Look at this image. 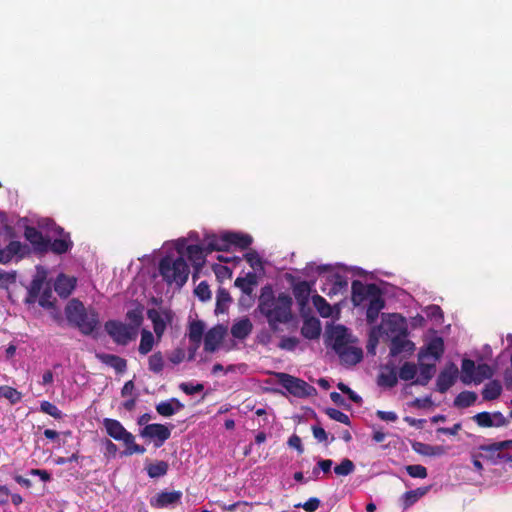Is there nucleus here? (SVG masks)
<instances>
[{
	"instance_id": "obj_28",
	"label": "nucleus",
	"mask_w": 512,
	"mask_h": 512,
	"mask_svg": "<svg viewBox=\"0 0 512 512\" xmlns=\"http://www.w3.org/2000/svg\"><path fill=\"white\" fill-rule=\"evenodd\" d=\"M182 497L180 491L161 492L151 500V505L156 508H164L177 503Z\"/></svg>"
},
{
	"instance_id": "obj_58",
	"label": "nucleus",
	"mask_w": 512,
	"mask_h": 512,
	"mask_svg": "<svg viewBox=\"0 0 512 512\" xmlns=\"http://www.w3.org/2000/svg\"><path fill=\"white\" fill-rule=\"evenodd\" d=\"M320 505V500L318 498H310L303 504H298L296 507H301L307 512H314L318 509Z\"/></svg>"
},
{
	"instance_id": "obj_5",
	"label": "nucleus",
	"mask_w": 512,
	"mask_h": 512,
	"mask_svg": "<svg viewBox=\"0 0 512 512\" xmlns=\"http://www.w3.org/2000/svg\"><path fill=\"white\" fill-rule=\"evenodd\" d=\"M67 320L74 324L85 335L91 334L99 325L98 313L87 309L82 302L71 300L65 309Z\"/></svg>"
},
{
	"instance_id": "obj_33",
	"label": "nucleus",
	"mask_w": 512,
	"mask_h": 512,
	"mask_svg": "<svg viewBox=\"0 0 512 512\" xmlns=\"http://www.w3.org/2000/svg\"><path fill=\"white\" fill-rule=\"evenodd\" d=\"M155 345V338L152 332L143 329L141 331V340L138 347V351L142 355H147Z\"/></svg>"
},
{
	"instance_id": "obj_40",
	"label": "nucleus",
	"mask_w": 512,
	"mask_h": 512,
	"mask_svg": "<svg viewBox=\"0 0 512 512\" xmlns=\"http://www.w3.org/2000/svg\"><path fill=\"white\" fill-rule=\"evenodd\" d=\"M230 302L231 297L229 292L224 288L218 289L216 295V312L224 313Z\"/></svg>"
},
{
	"instance_id": "obj_44",
	"label": "nucleus",
	"mask_w": 512,
	"mask_h": 512,
	"mask_svg": "<svg viewBox=\"0 0 512 512\" xmlns=\"http://www.w3.org/2000/svg\"><path fill=\"white\" fill-rule=\"evenodd\" d=\"M355 469L354 463L349 459H343L341 463L334 468L335 474L338 476H347Z\"/></svg>"
},
{
	"instance_id": "obj_34",
	"label": "nucleus",
	"mask_w": 512,
	"mask_h": 512,
	"mask_svg": "<svg viewBox=\"0 0 512 512\" xmlns=\"http://www.w3.org/2000/svg\"><path fill=\"white\" fill-rule=\"evenodd\" d=\"M461 369H462V376H461L462 382L464 384L472 383L473 378L475 376V370L477 369L475 362L471 359H463Z\"/></svg>"
},
{
	"instance_id": "obj_32",
	"label": "nucleus",
	"mask_w": 512,
	"mask_h": 512,
	"mask_svg": "<svg viewBox=\"0 0 512 512\" xmlns=\"http://www.w3.org/2000/svg\"><path fill=\"white\" fill-rule=\"evenodd\" d=\"M312 304L323 318H329L333 314V307L323 298L316 294L312 296Z\"/></svg>"
},
{
	"instance_id": "obj_30",
	"label": "nucleus",
	"mask_w": 512,
	"mask_h": 512,
	"mask_svg": "<svg viewBox=\"0 0 512 512\" xmlns=\"http://www.w3.org/2000/svg\"><path fill=\"white\" fill-rule=\"evenodd\" d=\"M205 330L204 323L201 321H194L189 326V340L194 344L193 352L191 353L189 359L193 358L194 352L200 346V343L203 338V333Z\"/></svg>"
},
{
	"instance_id": "obj_59",
	"label": "nucleus",
	"mask_w": 512,
	"mask_h": 512,
	"mask_svg": "<svg viewBox=\"0 0 512 512\" xmlns=\"http://www.w3.org/2000/svg\"><path fill=\"white\" fill-rule=\"evenodd\" d=\"M122 397H134L138 396L136 392L134 382L132 380L127 381L121 389Z\"/></svg>"
},
{
	"instance_id": "obj_54",
	"label": "nucleus",
	"mask_w": 512,
	"mask_h": 512,
	"mask_svg": "<svg viewBox=\"0 0 512 512\" xmlns=\"http://www.w3.org/2000/svg\"><path fill=\"white\" fill-rule=\"evenodd\" d=\"M326 413L331 419L337 422L349 424V416L338 409L329 408L327 409Z\"/></svg>"
},
{
	"instance_id": "obj_48",
	"label": "nucleus",
	"mask_w": 512,
	"mask_h": 512,
	"mask_svg": "<svg viewBox=\"0 0 512 512\" xmlns=\"http://www.w3.org/2000/svg\"><path fill=\"white\" fill-rule=\"evenodd\" d=\"M150 318L153 322V329L157 336V339L160 340L165 329H166V323L162 317H160L158 314H150Z\"/></svg>"
},
{
	"instance_id": "obj_64",
	"label": "nucleus",
	"mask_w": 512,
	"mask_h": 512,
	"mask_svg": "<svg viewBox=\"0 0 512 512\" xmlns=\"http://www.w3.org/2000/svg\"><path fill=\"white\" fill-rule=\"evenodd\" d=\"M288 445H289L291 448L296 449L299 453H303V446H302L301 439H300V437H299V436H297V435H292V436L288 439Z\"/></svg>"
},
{
	"instance_id": "obj_10",
	"label": "nucleus",
	"mask_w": 512,
	"mask_h": 512,
	"mask_svg": "<svg viewBox=\"0 0 512 512\" xmlns=\"http://www.w3.org/2000/svg\"><path fill=\"white\" fill-rule=\"evenodd\" d=\"M321 290L329 298L344 296L348 290V279L335 269L326 276Z\"/></svg>"
},
{
	"instance_id": "obj_26",
	"label": "nucleus",
	"mask_w": 512,
	"mask_h": 512,
	"mask_svg": "<svg viewBox=\"0 0 512 512\" xmlns=\"http://www.w3.org/2000/svg\"><path fill=\"white\" fill-rule=\"evenodd\" d=\"M419 375L414 380L413 384L425 386L434 376L436 370V363L428 361H419Z\"/></svg>"
},
{
	"instance_id": "obj_25",
	"label": "nucleus",
	"mask_w": 512,
	"mask_h": 512,
	"mask_svg": "<svg viewBox=\"0 0 512 512\" xmlns=\"http://www.w3.org/2000/svg\"><path fill=\"white\" fill-rule=\"evenodd\" d=\"M96 358L103 364L113 368L116 372L122 373L127 368L126 360L109 353H96Z\"/></svg>"
},
{
	"instance_id": "obj_37",
	"label": "nucleus",
	"mask_w": 512,
	"mask_h": 512,
	"mask_svg": "<svg viewBox=\"0 0 512 512\" xmlns=\"http://www.w3.org/2000/svg\"><path fill=\"white\" fill-rule=\"evenodd\" d=\"M418 373V367L412 362H405L399 369L398 376L401 380H414Z\"/></svg>"
},
{
	"instance_id": "obj_51",
	"label": "nucleus",
	"mask_w": 512,
	"mask_h": 512,
	"mask_svg": "<svg viewBox=\"0 0 512 512\" xmlns=\"http://www.w3.org/2000/svg\"><path fill=\"white\" fill-rule=\"evenodd\" d=\"M512 448V440H505L501 442H496L490 445L481 446V450L487 452H497L505 449Z\"/></svg>"
},
{
	"instance_id": "obj_20",
	"label": "nucleus",
	"mask_w": 512,
	"mask_h": 512,
	"mask_svg": "<svg viewBox=\"0 0 512 512\" xmlns=\"http://www.w3.org/2000/svg\"><path fill=\"white\" fill-rule=\"evenodd\" d=\"M225 330L218 325L211 328L204 336V349L208 352H214L223 340Z\"/></svg>"
},
{
	"instance_id": "obj_52",
	"label": "nucleus",
	"mask_w": 512,
	"mask_h": 512,
	"mask_svg": "<svg viewBox=\"0 0 512 512\" xmlns=\"http://www.w3.org/2000/svg\"><path fill=\"white\" fill-rule=\"evenodd\" d=\"M195 295L201 300V301H207L211 298V291L209 288V285L202 281L200 282L197 287L194 290Z\"/></svg>"
},
{
	"instance_id": "obj_16",
	"label": "nucleus",
	"mask_w": 512,
	"mask_h": 512,
	"mask_svg": "<svg viewBox=\"0 0 512 512\" xmlns=\"http://www.w3.org/2000/svg\"><path fill=\"white\" fill-rule=\"evenodd\" d=\"M390 340V355L395 357L401 353H412L415 350V344L408 339V335H398Z\"/></svg>"
},
{
	"instance_id": "obj_8",
	"label": "nucleus",
	"mask_w": 512,
	"mask_h": 512,
	"mask_svg": "<svg viewBox=\"0 0 512 512\" xmlns=\"http://www.w3.org/2000/svg\"><path fill=\"white\" fill-rule=\"evenodd\" d=\"M105 330L113 341L120 345L128 344L137 334V328L135 326L116 320L106 322Z\"/></svg>"
},
{
	"instance_id": "obj_22",
	"label": "nucleus",
	"mask_w": 512,
	"mask_h": 512,
	"mask_svg": "<svg viewBox=\"0 0 512 512\" xmlns=\"http://www.w3.org/2000/svg\"><path fill=\"white\" fill-rule=\"evenodd\" d=\"M341 362L346 365H355L362 360L363 352L360 348L350 344L336 352Z\"/></svg>"
},
{
	"instance_id": "obj_49",
	"label": "nucleus",
	"mask_w": 512,
	"mask_h": 512,
	"mask_svg": "<svg viewBox=\"0 0 512 512\" xmlns=\"http://www.w3.org/2000/svg\"><path fill=\"white\" fill-rule=\"evenodd\" d=\"M426 493V489L411 490L404 494V505L409 507L413 505L421 496Z\"/></svg>"
},
{
	"instance_id": "obj_60",
	"label": "nucleus",
	"mask_w": 512,
	"mask_h": 512,
	"mask_svg": "<svg viewBox=\"0 0 512 512\" xmlns=\"http://www.w3.org/2000/svg\"><path fill=\"white\" fill-rule=\"evenodd\" d=\"M16 280L15 272H0V287H7Z\"/></svg>"
},
{
	"instance_id": "obj_46",
	"label": "nucleus",
	"mask_w": 512,
	"mask_h": 512,
	"mask_svg": "<svg viewBox=\"0 0 512 512\" xmlns=\"http://www.w3.org/2000/svg\"><path fill=\"white\" fill-rule=\"evenodd\" d=\"M40 410L43 412V413H46L48 415H50L51 417L55 418V419H61L62 418V412L61 410L58 409V407L49 402V401H42L41 404H40Z\"/></svg>"
},
{
	"instance_id": "obj_39",
	"label": "nucleus",
	"mask_w": 512,
	"mask_h": 512,
	"mask_svg": "<svg viewBox=\"0 0 512 512\" xmlns=\"http://www.w3.org/2000/svg\"><path fill=\"white\" fill-rule=\"evenodd\" d=\"M502 392V386L497 381H491L487 383L482 391L483 398L485 400H494L500 396Z\"/></svg>"
},
{
	"instance_id": "obj_17",
	"label": "nucleus",
	"mask_w": 512,
	"mask_h": 512,
	"mask_svg": "<svg viewBox=\"0 0 512 512\" xmlns=\"http://www.w3.org/2000/svg\"><path fill=\"white\" fill-rule=\"evenodd\" d=\"M208 253L203 238L201 244H189L185 246L183 257L186 256L193 265L200 266L204 263L205 256Z\"/></svg>"
},
{
	"instance_id": "obj_57",
	"label": "nucleus",
	"mask_w": 512,
	"mask_h": 512,
	"mask_svg": "<svg viewBox=\"0 0 512 512\" xmlns=\"http://www.w3.org/2000/svg\"><path fill=\"white\" fill-rule=\"evenodd\" d=\"M298 343L299 341L295 337H283L279 343V347L284 350L292 351L298 346Z\"/></svg>"
},
{
	"instance_id": "obj_35",
	"label": "nucleus",
	"mask_w": 512,
	"mask_h": 512,
	"mask_svg": "<svg viewBox=\"0 0 512 512\" xmlns=\"http://www.w3.org/2000/svg\"><path fill=\"white\" fill-rule=\"evenodd\" d=\"M476 400L477 394L475 392L463 391L456 396L454 405L459 408H466L472 406Z\"/></svg>"
},
{
	"instance_id": "obj_36",
	"label": "nucleus",
	"mask_w": 512,
	"mask_h": 512,
	"mask_svg": "<svg viewBox=\"0 0 512 512\" xmlns=\"http://www.w3.org/2000/svg\"><path fill=\"white\" fill-rule=\"evenodd\" d=\"M147 474L150 478H159L166 475L168 464L165 461H157L146 466Z\"/></svg>"
},
{
	"instance_id": "obj_61",
	"label": "nucleus",
	"mask_w": 512,
	"mask_h": 512,
	"mask_svg": "<svg viewBox=\"0 0 512 512\" xmlns=\"http://www.w3.org/2000/svg\"><path fill=\"white\" fill-rule=\"evenodd\" d=\"M52 292L50 290H45L39 297V305L44 308H49L52 306L51 301Z\"/></svg>"
},
{
	"instance_id": "obj_62",
	"label": "nucleus",
	"mask_w": 512,
	"mask_h": 512,
	"mask_svg": "<svg viewBox=\"0 0 512 512\" xmlns=\"http://www.w3.org/2000/svg\"><path fill=\"white\" fill-rule=\"evenodd\" d=\"M377 417L383 421L394 422L398 419V416L393 411H381L378 410L376 413Z\"/></svg>"
},
{
	"instance_id": "obj_12",
	"label": "nucleus",
	"mask_w": 512,
	"mask_h": 512,
	"mask_svg": "<svg viewBox=\"0 0 512 512\" xmlns=\"http://www.w3.org/2000/svg\"><path fill=\"white\" fill-rule=\"evenodd\" d=\"M353 341L348 329L342 325L334 326L328 331L327 342L335 352L352 344Z\"/></svg>"
},
{
	"instance_id": "obj_38",
	"label": "nucleus",
	"mask_w": 512,
	"mask_h": 512,
	"mask_svg": "<svg viewBox=\"0 0 512 512\" xmlns=\"http://www.w3.org/2000/svg\"><path fill=\"white\" fill-rule=\"evenodd\" d=\"M244 258L254 271L264 272L263 260L258 252L251 250L244 255Z\"/></svg>"
},
{
	"instance_id": "obj_18",
	"label": "nucleus",
	"mask_w": 512,
	"mask_h": 512,
	"mask_svg": "<svg viewBox=\"0 0 512 512\" xmlns=\"http://www.w3.org/2000/svg\"><path fill=\"white\" fill-rule=\"evenodd\" d=\"M73 242L70 239V235L65 233L62 228L58 229V237L53 241L49 240V249L55 254H64L71 250Z\"/></svg>"
},
{
	"instance_id": "obj_42",
	"label": "nucleus",
	"mask_w": 512,
	"mask_h": 512,
	"mask_svg": "<svg viewBox=\"0 0 512 512\" xmlns=\"http://www.w3.org/2000/svg\"><path fill=\"white\" fill-rule=\"evenodd\" d=\"M0 397L7 399L11 404H16L21 400L22 395L15 388L0 386Z\"/></svg>"
},
{
	"instance_id": "obj_2",
	"label": "nucleus",
	"mask_w": 512,
	"mask_h": 512,
	"mask_svg": "<svg viewBox=\"0 0 512 512\" xmlns=\"http://www.w3.org/2000/svg\"><path fill=\"white\" fill-rule=\"evenodd\" d=\"M292 298L285 292L275 294L271 285L261 288L258 299V310L265 317L272 331H278L279 326L287 324L292 319Z\"/></svg>"
},
{
	"instance_id": "obj_9",
	"label": "nucleus",
	"mask_w": 512,
	"mask_h": 512,
	"mask_svg": "<svg viewBox=\"0 0 512 512\" xmlns=\"http://www.w3.org/2000/svg\"><path fill=\"white\" fill-rule=\"evenodd\" d=\"M351 290V300L353 305L356 307L366 305L381 291L376 284H365L359 280H354L352 282Z\"/></svg>"
},
{
	"instance_id": "obj_1",
	"label": "nucleus",
	"mask_w": 512,
	"mask_h": 512,
	"mask_svg": "<svg viewBox=\"0 0 512 512\" xmlns=\"http://www.w3.org/2000/svg\"><path fill=\"white\" fill-rule=\"evenodd\" d=\"M202 239L197 231H190L186 237L166 241L162 250L165 254L159 263V272L168 284L183 286L188 280L190 269L183 259L184 248L189 244H201Z\"/></svg>"
},
{
	"instance_id": "obj_14",
	"label": "nucleus",
	"mask_w": 512,
	"mask_h": 512,
	"mask_svg": "<svg viewBox=\"0 0 512 512\" xmlns=\"http://www.w3.org/2000/svg\"><path fill=\"white\" fill-rule=\"evenodd\" d=\"M458 368L454 363L447 364L439 373L436 380V389L440 393L447 392L458 378Z\"/></svg>"
},
{
	"instance_id": "obj_11",
	"label": "nucleus",
	"mask_w": 512,
	"mask_h": 512,
	"mask_svg": "<svg viewBox=\"0 0 512 512\" xmlns=\"http://www.w3.org/2000/svg\"><path fill=\"white\" fill-rule=\"evenodd\" d=\"M444 341L439 336L430 338L419 350L418 360L436 363L444 353Z\"/></svg>"
},
{
	"instance_id": "obj_45",
	"label": "nucleus",
	"mask_w": 512,
	"mask_h": 512,
	"mask_svg": "<svg viewBox=\"0 0 512 512\" xmlns=\"http://www.w3.org/2000/svg\"><path fill=\"white\" fill-rule=\"evenodd\" d=\"M398 377L395 371L382 372L379 375V384L390 388L394 387L397 384Z\"/></svg>"
},
{
	"instance_id": "obj_47",
	"label": "nucleus",
	"mask_w": 512,
	"mask_h": 512,
	"mask_svg": "<svg viewBox=\"0 0 512 512\" xmlns=\"http://www.w3.org/2000/svg\"><path fill=\"white\" fill-rule=\"evenodd\" d=\"M417 451L422 455L432 457H439L444 454V448L442 446H433L428 444H421V448Z\"/></svg>"
},
{
	"instance_id": "obj_43",
	"label": "nucleus",
	"mask_w": 512,
	"mask_h": 512,
	"mask_svg": "<svg viewBox=\"0 0 512 512\" xmlns=\"http://www.w3.org/2000/svg\"><path fill=\"white\" fill-rule=\"evenodd\" d=\"M149 370L154 373H160L164 367V359L161 352H155L148 359Z\"/></svg>"
},
{
	"instance_id": "obj_4",
	"label": "nucleus",
	"mask_w": 512,
	"mask_h": 512,
	"mask_svg": "<svg viewBox=\"0 0 512 512\" xmlns=\"http://www.w3.org/2000/svg\"><path fill=\"white\" fill-rule=\"evenodd\" d=\"M385 335L388 339L398 335H408V323L405 317L398 313L384 314L381 324L371 330L368 352L375 353L378 337Z\"/></svg>"
},
{
	"instance_id": "obj_15",
	"label": "nucleus",
	"mask_w": 512,
	"mask_h": 512,
	"mask_svg": "<svg viewBox=\"0 0 512 512\" xmlns=\"http://www.w3.org/2000/svg\"><path fill=\"white\" fill-rule=\"evenodd\" d=\"M473 420L481 427H502L507 424L501 412H480L473 416Z\"/></svg>"
},
{
	"instance_id": "obj_6",
	"label": "nucleus",
	"mask_w": 512,
	"mask_h": 512,
	"mask_svg": "<svg viewBox=\"0 0 512 512\" xmlns=\"http://www.w3.org/2000/svg\"><path fill=\"white\" fill-rule=\"evenodd\" d=\"M103 426L111 438L124 443L126 449L122 452L123 456L143 454L146 451L145 447L135 443L134 435L127 431L118 420L105 418L103 420Z\"/></svg>"
},
{
	"instance_id": "obj_24",
	"label": "nucleus",
	"mask_w": 512,
	"mask_h": 512,
	"mask_svg": "<svg viewBox=\"0 0 512 512\" xmlns=\"http://www.w3.org/2000/svg\"><path fill=\"white\" fill-rule=\"evenodd\" d=\"M75 285L76 279L74 277L60 274L55 281L54 289L60 297L66 298L72 293Z\"/></svg>"
},
{
	"instance_id": "obj_3",
	"label": "nucleus",
	"mask_w": 512,
	"mask_h": 512,
	"mask_svg": "<svg viewBox=\"0 0 512 512\" xmlns=\"http://www.w3.org/2000/svg\"><path fill=\"white\" fill-rule=\"evenodd\" d=\"M203 238L204 245L209 253L212 251H229L232 248L246 249L253 242V238L249 234L234 231L205 233Z\"/></svg>"
},
{
	"instance_id": "obj_31",
	"label": "nucleus",
	"mask_w": 512,
	"mask_h": 512,
	"mask_svg": "<svg viewBox=\"0 0 512 512\" xmlns=\"http://www.w3.org/2000/svg\"><path fill=\"white\" fill-rule=\"evenodd\" d=\"M321 325L316 318H308L304 321L301 334L307 339H316L320 336Z\"/></svg>"
},
{
	"instance_id": "obj_19",
	"label": "nucleus",
	"mask_w": 512,
	"mask_h": 512,
	"mask_svg": "<svg viewBox=\"0 0 512 512\" xmlns=\"http://www.w3.org/2000/svg\"><path fill=\"white\" fill-rule=\"evenodd\" d=\"M25 238L32 244L38 252H47L49 249V240L34 227H27L24 232Z\"/></svg>"
},
{
	"instance_id": "obj_63",
	"label": "nucleus",
	"mask_w": 512,
	"mask_h": 512,
	"mask_svg": "<svg viewBox=\"0 0 512 512\" xmlns=\"http://www.w3.org/2000/svg\"><path fill=\"white\" fill-rule=\"evenodd\" d=\"M461 429V424L456 423L452 427H442L437 430V433L445 435H456Z\"/></svg>"
},
{
	"instance_id": "obj_29",
	"label": "nucleus",
	"mask_w": 512,
	"mask_h": 512,
	"mask_svg": "<svg viewBox=\"0 0 512 512\" xmlns=\"http://www.w3.org/2000/svg\"><path fill=\"white\" fill-rule=\"evenodd\" d=\"M253 328L249 318L243 317L233 323L231 326V335L236 339H245L249 336Z\"/></svg>"
},
{
	"instance_id": "obj_50",
	"label": "nucleus",
	"mask_w": 512,
	"mask_h": 512,
	"mask_svg": "<svg viewBox=\"0 0 512 512\" xmlns=\"http://www.w3.org/2000/svg\"><path fill=\"white\" fill-rule=\"evenodd\" d=\"M405 469H406V472L408 473V475L413 478L424 479L427 477V469L422 465H419V464L408 465L405 467Z\"/></svg>"
},
{
	"instance_id": "obj_27",
	"label": "nucleus",
	"mask_w": 512,
	"mask_h": 512,
	"mask_svg": "<svg viewBox=\"0 0 512 512\" xmlns=\"http://www.w3.org/2000/svg\"><path fill=\"white\" fill-rule=\"evenodd\" d=\"M184 408V405L177 398H170L156 405L158 414L164 417H170Z\"/></svg>"
},
{
	"instance_id": "obj_13",
	"label": "nucleus",
	"mask_w": 512,
	"mask_h": 512,
	"mask_svg": "<svg viewBox=\"0 0 512 512\" xmlns=\"http://www.w3.org/2000/svg\"><path fill=\"white\" fill-rule=\"evenodd\" d=\"M140 435L154 441L155 447H161L169 439L171 430L163 424H148L140 431Z\"/></svg>"
},
{
	"instance_id": "obj_7",
	"label": "nucleus",
	"mask_w": 512,
	"mask_h": 512,
	"mask_svg": "<svg viewBox=\"0 0 512 512\" xmlns=\"http://www.w3.org/2000/svg\"><path fill=\"white\" fill-rule=\"evenodd\" d=\"M277 383L295 397L303 398L316 394V389L304 380L287 373H276Z\"/></svg>"
},
{
	"instance_id": "obj_23",
	"label": "nucleus",
	"mask_w": 512,
	"mask_h": 512,
	"mask_svg": "<svg viewBox=\"0 0 512 512\" xmlns=\"http://www.w3.org/2000/svg\"><path fill=\"white\" fill-rule=\"evenodd\" d=\"M366 320L369 324H373L377 321L379 314L385 307V301L380 291L373 297V300L366 304Z\"/></svg>"
},
{
	"instance_id": "obj_55",
	"label": "nucleus",
	"mask_w": 512,
	"mask_h": 512,
	"mask_svg": "<svg viewBox=\"0 0 512 512\" xmlns=\"http://www.w3.org/2000/svg\"><path fill=\"white\" fill-rule=\"evenodd\" d=\"M235 286L237 288H239L242 293L247 296L248 298H251L252 294H253V291H254V287L252 285H250V283H248L245 279H243L242 277H237L236 280H235Z\"/></svg>"
},
{
	"instance_id": "obj_41",
	"label": "nucleus",
	"mask_w": 512,
	"mask_h": 512,
	"mask_svg": "<svg viewBox=\"0 0 512 512\" xmlns=\"http://www.w3.org/2000/svg\"><path fill=\"white\" fill-rule=\"evenodd\" d=\"M493 376V370L490 365L486 363H482L477 365V369L475 370V376L473 378V382L478 384L484 381L485 379H489Z\"/></svg>"
},
{
	"instance_id": "obj_21",
	"label": "nucleus",
	"mask_w": 512,
	"mask_h": 512,
	"mask_svg": "<svg viewBox=\"0 0 512 512\" xmlns=\"http://www.w3.org/2000/svg\"><path fill=\"white\" fill-rule=\"evenodd\" d=\"M342 267L341 264H319L317 262H309L303 268L302 274L308 278L317 275H328L330 272Z\"/></svg>"
},
{
	"instance_id": "obj_56",
	"label": "nucleus",
	"mask_w": 512,
	"mask_h": 512,
	"mask_svg": "<svg viewBox=\"0 0 512 512\" xmlns=\"http://www.w3.org/2000/svg\"><path fill=\"white\" fill-rule=\"evenodd\" d=\"M185 357H186L185 350L182 348H177L169 354L168 359L174 365H178L184 361Z\"/></svg>"
},
{
	"instance_id": "obj_53",
	"label": "nucleus",
	"mask_w": 512,
	"mask_h": 512,
	"mask_svg": "<svg viewBox=\"0 0 512 512\" xmlns=\"http://www.w3.org/2000/svg\"><path fill=\"white\" fill-rule=\"evenodd\" d=\"M179 388L187 395H194L201 392L204 387L200 383L184 382Z\"/></svg>"
}]
</instances>
